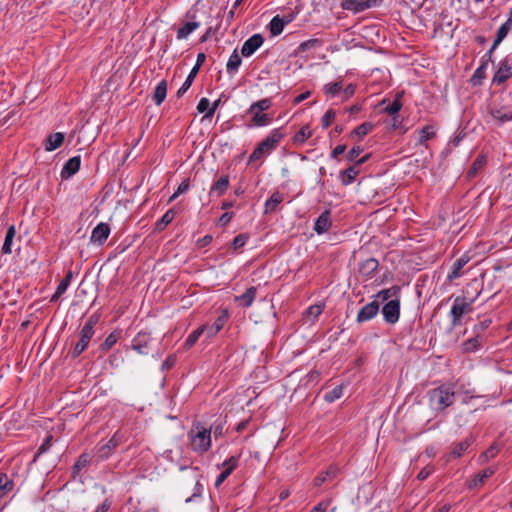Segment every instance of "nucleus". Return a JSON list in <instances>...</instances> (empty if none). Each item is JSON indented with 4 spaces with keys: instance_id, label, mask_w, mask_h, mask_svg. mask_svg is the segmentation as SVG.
I'll return each mask as SVG.
<instances>
[{
    "instance_id": "20",
    "label": "nucleus",
    "mask_w": 512,
    "mask_h": 512,
    "mask_svg": "<svg viewBox=\"0 0 512 512\" xmlns=\"http://www.w3.org/2000/svg\"><path fill=\"white\" fill-rule=\"evenodd\" d=\"M339 472H340L339 467L336 464H331L328 466V468L324 472L318 474L314 478L313 485L315 487H320L327 480H332V479L336 478L338 476Z\"/></svg>"
},
{
    "instance_id": "43",
    "label": "nucleus",
    "mask_w": 512,
    "mask_h": 512,
    "mask_svg": "<svg viewBox=\"0 0 512 512\" xmlns=\"http://www.w3.org/2000/svg\"><path fill=\"white\" fill-rule=\"evenodd\" d=\"M312 136V132L309 126H303L301 129L295 133L292 138V141L295 145H302Z\"/></svg>"
},
{
    "instance_id": "8",
    "label": "nucleus",
    "mask_w": 512,
    "mask_h": 512,
    "mask_svg": "<svg viewBox=\"0 0 512 512\" xmlns=\"http://www.w3.org/2000/svg\"><path fill=\"white\" fill-rule=\"evenodd\" d=\"M151 341L152 337L150 333L140 331L132 339L131 348L140 355H147Z\"/></svg>"
},
{
    "instance_id": "7",
    "label": "nucleus",
    "mask_w": 512,
    "mask_h": 512,
    "mask_svg": "<svg viewBox=\"0 0 512 512\" xmlns=\"http://www.w3.org/2000/svg\"><path fill=\"white\" fill-rule=\"evenodd\" d=\"M510 77H512V58L510 56H506L498 63V68L493 75L492 82L496 84H503Z\"/></svg>"
},
{
    "instance_id": "17",
    "label": "nucleus",
    "mask_w": 512,
    "mask_h": 512,
    "mask_svg": "<svg viewBox=\"0 0 512 512\" xmlns=\"http://www.w3.org/2000/svg\"><path fill=\"white\" fill-rule=\"evenodd\" d=\"M331 212L330 210H324L320 215L319 217L316 219L315 223H314V227H313V230L318 234V235H322L324 233H326L331 225H332V221H331Z\"/></svg>"
},
{
    "instance_id": "62",
    "label": "nucleus",
    "mask_w": 512,
    "mask_h": 512,
    "mask_svg": "<svg viewBox=\"0 0 512 512\" xmlns=\"http://www.w3.org/2000/svg\"><path fill=\"white\" fill-rule=\"evenodd\" d=\"M211 106H210V101L208 98H201L197 104V110L199 113H208V111L210 110Z\"/></svg>"
},
{
    "instance_id": "56",
    "label": "nucleus",
    "mask_w": 512,
    "mask_h": 512,
    "mask_svg": "<svg viewBox=\"0 0 512 512\" xmlns=\"http://www.w3.org/2000/svg\"><path fill=\"white\" fill-rule=\"evenodd\" d=\"M363 152L362 146H354L352 147L348 153L346 154V159L349 162H355L358 160L357 157Z\"/></svg>"
},
{
    "instance_id": "64",
    "label": "nucleus",
    "mask_w": 512,
    "mask_h": 512,
    "mask_svg": "<svg viewBox=\"0 0 512 512\" xmlns=\"http://www.w3.org/2000/svg\"><path fill=\"white\" fill-rule=\"evenodd\" d=\"M318 44H319V40L318 39H309L307 41L302 42L299 45V50L304 52V51H307L310 48L315 47Z\"/></svg>"
},
{
    "instance_id": "37",
    "label": "nucleus",
    "mask_w": 512,
    "mask_h": 512,
    "mask_svg": "<svg viewBox=\"0 0 512 512\" xmlns=\"http://www.w3.org/2000/svg\"><path fill=\"white\" fill-rule=\"evenodd\" d=\"M15 234H16L15 226L14 225L9 226L6 231V234H5V239H4V243L2 246V253L10 254L12 252V243H13Z\"/></svg>"
},
{
    "instance_id": "48",
    "label": "nucleus",
    "mask_w": 512,
    "mask_h": 512,
    "mask_svg": "<svg viewBox=\"0 0 512 512\" xmlns=\"http://www.w3.org/2000/svg\"><path fill=\"white\" fill-rule=\"evenodd\" d=\"M90 461H91V458L88 453H82L81 455H79L77 461L75 462V464L72 467L73 474L74 475L78 474L83 468L88 466Z\"/></svg>"
},
{
    "instance_id": "49",
    "label": "nucleus",
    "mask_w": 512,
    "mask_h": 512,
    "mask_svg": "<svg viewBox=\"0 0 512 512\" xmlns=\"http://www.w3.org/2000/svg\"><path fill=\"white\" fill-rule=\"evenodd\" d=\"M343 385L335 386L331 391L325 393L324 400L327 403H333L343 396Z\"/></svg>"
},
{
    "instance_id": "44",
    "label": "nucleus",
    "mask_w": 512,
    "mask_h": 512,
    "mask_svg": "<svg viewBox=\"0 0 512 512\" xmlns=\"http://www.w3.org/2000/svg\"><path fill=\"white\" fill-rule=\"evenodd\" d=\"M342 90V81L327 83L323 86V93L329 97H336Z\"/></svg>"
},
{
    "instance_id": "61",
    "label": "nucleus",
    "mask_w": 512,
    "mask_h": 512,
    "mask_svg": "<svg viewBox=\"0 0 512 512\" xmlns=\"http://www.w3.org/2000/svg\"><path fill=\"white\" fill-rule=\"evenodd\" d=\"M499 452V448L496 445H491L486 451H484L480 458H484L485 460H489L494 458Z\"/></svg>"
},
{
    "instance_id": "3",
    "label": "nucleus",
    "mask_w": 512,
    "mask_h": 512,
    "mask_svg": "<svg viewBox=\"0 0 512 512\" xmlns=\"http://www.w3.org/2000/svg\"><path fill=\"white\" fill-rule=\"evenodd\" d=\"M285 133L283 127L272 129L269 134L257 145L249 156V162H255L262 159L265 155H269L279 145L284 138Z\"/></svg>"
},
{
    "instance_id": "45",
    "label": "nucleus",
    "mask_w": 512,
    "mask_h": 512,
    "mask_svg": "<svg viewBox=\"0 0 512 512\" xmlns=\"http://www.w3.org/2000/svg\"><path fill=\"white\" fill-rule=\"evenodd\" d=\"M486 164V157L483 155L478 156L470 166V168L467 171V177L473 178L477 175L479 170H481Z\"/></svg>"
},
{
    "instance_id": "60",
    "label": "nucleus",
    "mask_w": 512,
    "mask_h": 512,
    "mask_svg": "<svg viewBox=\"0 0 512 512\" xmlns=\"http://www.w3.org/2000/svg\"><path fill=\"white\" fill-rule=\"evenodd\" d=\"M457 391L461 394H464L465 395V398L463 399V402L464 403H467L468 400L470 399H473V398H476L477 396L474 395V389H466L464 385H460L458 388H457Z\"/></svg>"
},
{
    "instance_id": "18",
    "label": "nucleus",
    "mask_w": 512,
    "mask_h": 512,
    "mask_svg": "<svg viewBox=\"0 0 512 512\" xmlns=\"http://www.w3.org/2000/svg\"><path fill=\"white\" fill-rule=\"evenodd\" d=\"M471 260L468 253H464L452 265L451 271L447 275V280L454 281L461 277L462 268Z\"/></svg>"
},
{
    "instance_id": "26",
    "label": "nucleus",
    "mask_w": 512,
    "mask_h": 512,
    "mask_svg": "<svg viewBox=\"0 0 512 512\" xmlns=\"http://www.w3.org/2000/svg\"><path fill=\"white\" fill-rule=\"evenodd\" d=\"M225 317L219 316L211 325H202L204 328V333L207 338H212L216 336L224 327Z\"/></svg>"
},
{
    "instance_id": "46",
    "label": "nucleus",
    "mask_w": 512,
    "mask_h": 512,
    "mask_svg": "<svg viewBox=\"0 0 512 512\" xmlns=\"http://www.w3.org/2000/svg\"><path fill=\"white\" fill-rule=\"evenodd\" d=\"M373 128H374L373 123L364 122L352 130L351 136H355V137H358L359 139H362L368 133H370L373 130Z\"/></svg>"
},
{
    "instance_id": "28",
    "label": "nucleus",
    "mask_w": 512,
    "mask_h": 512,
    "mask_svg": "<svg viewBox=\"0 0 512 512\" xmlns=\"http://www.w3.org/2000/svg\"><path fill=\"white\" fill-rule=\"evenodd\" d=\"M472 442H473V439L471 437H467L458 443H454L452 445V449H451L449 456L451 458L461 457L463 455V453L465 451H467V449L471 446Z\"/></svg>"
},
{
    "instance_id": "1",
    "label": "nucleus",
    "mask_w": 512,
    "mask_h": 512,
    "mask_svg": "<svg viewBox=\"0 0 512 512\" xmlns=\"http://www.w3.org/2000/svg\"><path fill=\"white\" fill-rule=\"evenodd\" d=\"M456 391L452 385L442 384L427 392L429 407L436 413L445 411L455 402Z\"/></svg>"
},
{
    "instance_id": "53",
    "label": "nucleus",
    "mask_w": 512,
    "mask_h": 512,
    "mask_svg": "<svg viewBox=\"0 0 512 512\" xmlns=\"http://www.w3.org/2000/svg\"><path fill=\"white\" fill-rule=\"evenodd\" d=\"M239 459H240V455L231 456V457L227 458L222 463L223 469L229 470L228 472H230L232 474V472L237 468V466L239 464Z\"/></svg>"
},
{
    "instance_id": "22",
    "label": "nucleus",
    "mask_w": 512,
    "mask_h": 512,
    "mask_svg": "<svg viewBox=\"0 0 512 512\" xmlns=\"http://www.w3.org/2000/svg\"><path fill=\"white\" fill-rule=\"evenodd\" d=\"M65 139V135L62 132H56L48 135L44 142V148L46 151L51 152L59 148Z\"/></svg>"
},
{
    "instance_id": "27",
    "label": "nucleus",
    "mask_w": 512,
    "mask_h": 512,
    "mask_svg": "<svg viewBox=\"0 0 512 512\" xmlns=\"http://www.w3.org/2000/svg\"><path fill=\"white\" fill-rule=\"evenodd\" d=\"M512 28V19L507 20L499 27L496 33V37L492 44V49H496L498 45L506 38Z\"/></svg>"
},
{
    "instance_id": "9",
    "label": "nucleus",
    "mask_w": 512,
    "mask_h": 512,
    "mask_svg": "<svg viewBox=\"0 0 512 512\" xmlns=\"http://www.w3.org/2000/svg\"><path fill=\"white\" fill-rule=\"evenodd\" d=\"M95 334V330H87L81 328L79 331V339L75 343L71 352L72 358L79 357L89 346L91 339Z\"/></svg>"
},
{
    "instance_id": "4",
    "label": "nucleus",
    "mask_w": 512,
    "mask_h": 512,
    "mask_svg": "<svg viewBox=\"0 0 512 512\" xmlns=\"http://www.w3.org/2000/svg\"><path fill=\"white\" fill-rule=\"evenodd\" d=\"M474 301L475 298L467 300V298L461 296L454 299L449 312V317L451 318V324L453 327L461 325L463 315L472 311V304Z\"/></svg>"
},
{
    "instance_id": "59",
    "label": "nucleus",
    "mask_w": 512,
    "mask_h": 512,
    "mask_svg": "<svg viewBox=\"0 0 512 512\" xmlns=\"http://www.w3.org/2000/svg\"><path fill=\"white\" fill-rule=\"evenodd\" d=\"M435 471V468L433 465H427L424 468H422L419 473L417 474V479L419 481L426 480L433 472Z\"/></svg>"
},
{
    "instance_id": "29",
    "label": "nucleus",
    "mask_w": 512,
    "mask_h": 512,
    "mask_svg": "<svg viewBox=\"0 0 512 512\" xmlns=\"http://www.w3.org/2000/svg\"><path fill=\"white\" fill-rule=\"evenodd\" d=\"M436 137V128L434 125H426L419 130V137L417 144L427 146V141Z\"/></svg>"
},
{
    "instance_id": "50",
    "label": "nucleus",
    "mask_w": 512,
    "mask_h": 512,
    "mask_svg": "<svg viewBox=\"0 0 512 512\" xmlns=\"http://www.w3.org/2000/svg\"><path fill=\"white\" fill-rule=\"evenodd\" d=\"M225 421L218 419L208 429H211V435L213 434L215 439L221 437L224 433Z\"/></svg>"
},
{
    "instance_id": "19",
    "label": "nucleus",
    "mask_w": 512,
    "mask_h": 512,
    "mask_svg": "<svg viewBox=\"0 0 512 512\" xmlns=\"http://www.w3.org/2000/svg\"><path fill=\"white\" fill-rule=\"evenodd\" d=\"M230 180L228 175H223L217 179L210 187V197H221L224 195L229 187Z\"/></svg>"
},
{
    "instance_id": "16",
    "label": "nucleus",
    "mask_w": 512,
    "mask_h": 512,
    "mask_svg": "<svg viewBox=\"0 0 512 512\" xmlns=\"http://www.w3.org/2000/svg\"><path fill=\"white\" fill-rule=\"evenodd\" d=\"M81 166V156L77 155L68 159L61 169V178L62 179H70L73 175H75Z\"/></svg>"
},
{
    "instance_id": "24",
    "label": "nucleus",
    "mask_w": 512,
    "mask_h": 512,
    "mask_svg": "<svg viewBox=\"0 0 512 512\" xmlns=\"http://www.w3.org/2000/svg\"><path fill=\"white\" fill-rule=\"evenodd\" d=\"M359 174V169L356 165L349 166L347 169L339 173V180L344 186L351 185Z\"/></svg>"
},
{
    "instance_id": "25",
    "label": "nucleus",
    "mask_w": 512,
    "mask_h": 512,
    "mask_svg": "<svg viewBox=\"0 0 512 512\" xmlns=\"http://www.w3.org/2000/svg\"><path fill=\"white\" fill-rule=\"evenodd\" d=\"M241 64H242V58L239 55L238 50L235 49L227 61V64H226L227 73L230 76H234L238 72Z\"/></svg>"
},
{
    "instance_id": "32",
    "label": "nucleus",
    "mask_w": 512,
    "mask_h": 512,
    "mask_svg": "<svg viewBox=\"0 0 512 512\" xmlns=\"http://www.w3.org/2000/svg\"><path fill=\"white\" fill-rule=\"evenodd\" d=\"M366 0H343L342 8L353 12H362L369 9V5H365Z\"/></svg>"
},
{
    "instance_id": "12",
    "label": "nucleus",
    "mask_w": 512,
    "mask_h": 512,
    "mask_svg": "<svg viewBox=\"0 0 512 512\" xmlns=\"http://www.w3.org/2000/svg\"><path fill=\"white\" fill-rule=\"evenodd\" d=\"M110 232V226L107 223L100 222L93 228L90 242L101 246L108 239Z\"/></svg>"
},
{
    "instance_id": "2",
    "label": "nucleus",
    "mask_w": 512,
    "mask_h": 512,
    "mask_svg": "<svg viewBox=\"0 0 512 512\" xmlns=\"http://www.w3.org/2000/svg\"><path fill=\"white\" fill-rule=\"evenodd\" d=\"M188 438L192 451L198 455H204L211 448V429L202 422L197 421L192 424Z\"/></svg>"
},
{
    "instance_id": "38",
    "label": "nucleus",
    "mask_w": 512,
    "mask_h": 512,
    "mask_svg": "<svg viewBox=\"0 0 512 512\" xmlns=\"http://www.w3.org/2000/svg\"><path fill=\"white\" fill-rule=\"evenodd\" d=\"M488 68V65L485 64L484 61H480L479 67L474 71L472 77H471V83L472 85H481L482 81L486 78V70Z\"/></svg>"
},
{
    "instance_id": "40",
    "label": "nucleus",
    "mask_w": 512,
    "mask_h": 512,
    "mask_svg": "<svg viewBox=\"0 0 512 512\" xmlns=\"http://www.w3.org/2000/svg\"><path fill=\"white\" fill-rule=\"evenodd\" d=\"M272 106V100L270 98H264L259 101L253 102L248 108L247 113L263 112L270 109Z\"/></svg>"
},
{
    "instance_id": "63",
    "label": "nucleus",
    "mask_w": 512,
    "mask_h": 512,
    "mask_svg": "<svg viewBox=\"0 0 512 512\" xmlns=\"http://www.w3.org/2000/svg\"><path fill=\"white\" fill-rule=\"evenodd\" d=\"M176 363V356L175 355H169L161 364V371H168L170 370Z\"/></svg>"
},
{
    "instance_id": "14",
    "label": "nucleus",
    "mask_w": 512,
    "mask_h": 512,
    "mask_svg": "<svg viewBox=\"0 0 512 512\" xmlns=\"http://www.w3.org/2000/svg\"><path fill=\"white\" fill-rule=\"evenodd\" d=\"M264 42V38L261 34H254L250 38H248L242 45L241 48V54L244 57H249L253 55L258 48L261 47V45Z\"/></svg>"
},
{
    "instance_id": "21",
    "label": "nucleus",
    "mask_w": 512,
    "mask_h": 512,
    "mask_svg": "<svg viewBox=\"0 0 512 512\" xmlns=\"http://www.w3.org/2000/svg\"><path fill=\"white\" fill-rule=\"evenodd\" d=\"M283 200L284 195L281 192H273L272 195L264 203L263 213L265 215L274 213L278 206L283 202Z\"/></svg>"
},
{
    "instance_id": "42",
    "label": "nucleus",
    "mask_w": 512,
    "mask_h": 512,
    "mask_svg": "<svg viewBox=\"0 0 512 512\" xmlns=\"http://www.w3.org/2000/svg\"><path fill=\"white\" fill-rule=\"evenodd\" d=\"M204 328L205 327H198L187 336L183 343V348L185 350H189L194 346V344L198 341L199 337L204 333Z\"/></svg>"
},
{
    "instance_id": "52",
    "label": "nucleus",
    "mask_w": 512,
    "mask_h": 512,
    "mask_svg": "<svg viewBox=\"0 0 512 512\" xmlns=\"http://www.w3.org/2000/svg\"><path fill=\"white\" fill-rule=\"evenodd\" d=\"M491 116L499 122V124H503L508 121H512L511 113H504L499 109L491 110L490 111Z\"/></svg>"
},
{
    "instance_id": "23",
    "label": "nucleus",
    "mask_w": 512,
    "mask_h": 512,
    "mask_svg": "<svg viewBox=\"0 0 512 512\" xmlns=\"http://www.w3.org/2000/svg\"><path fill=\"white\" fill-rule=\"evenodd\" d=\"M256 293L257 288L255 286H251L247 288L243 294L235 296V301L239 302L242 307L249 308L250 306H252L256 298Z\"/></svg>"
},
{
    "instance_id": "10",
    "label": "nucleus",
    "mask_w": 512,
    "mask_h": 512,
    "mask_svg": "<svg viewBox=\"0 0 512 512\" xmlns=\"http://www.w3.org/2000/svg\"><path fill=\"white\" fill-rule=\"evenodd\" d=\"M189 19L186 22H183L181 26L177 30L176 38L178 40L187 39L196 29L200 27V22L196 20V15L187 13L185 16Z\"/></svg>"
},
{
    "instance_id": "6",
    "label": "nucleus",
    "mask_w": 512,
    "mask_h": 512,
    "mask_svg": "<svg viewBox=\"0 0 512 512\" xmlns=\"http://www.w3.org/2000/svg\"><path fill=\"white\" fill-rule=\"evenodd\" d=\"M382 315L386 323L395 324L400 317V298L391 299L382 307Z\"/></svg>"
},
{
    "instance_id": "34",
    "label": "nucleus",
    "mask_w": 512,
    "mask_h": 512,
    "mask_svg": "<svg viewBox=\"0 0 512 512\" xmlns=\"http://www.w3.org/2000/svg\"><path fill=\"white\" fill-rule=\"evenodd\" d=\"M249 114L252 115L251 121L255 127H265L272 123V116L267 113L254 111V113Z\"/></svg>"
},
{
    "instance_id": "11",
    "label": "nucleus",
    "mask_w": 512,
    "mask_h": 512,
    "mask_svg": "<svg viewBox=\"0 0 512 512\" xmlns=\"http://www.w3.org/2000/svg\"><path fill=\"white\" fill-rule=\"evenodd\" d=\"M380 304L375 299L370 303L365 304L358 312L356 321L364 323L372 320L379 313Z\"/></svg>"
},
{
    "instance_id": "13",
    "label": "nucleus",
    "mask_w": 512,
    "mask_h": 512,
    "mask_svg": "<svg viewBox=\"0 0 512 512\" xmlns=\"http://www.w3.org/2000/svg\"><path fill=\"white\" fill-rule=\"evenodd\" d=\"M495 472L496 469L494 467H487L481 470L471 480L467 482V488L469 490L480 489L484 485L485 481L488 478H490Z\"/></svg>"
},
{
    "instance_id": "15",
    "label": "nucleus",
    "mask_w": 512,
    "mask_h": 512,
    "mask_svg": "<svg viewBox=\"0 0 512 512\" xmlns=\"http://www.w3.org/2000/svg\"><path fill=\"white\" fill-rule=\"evenodd\" d=\"M378 267L379 261L374 257H370L359 262L357 271L363 278L370 279L377 271Z\"/></svg>"
},
{
    "instance_id": "55",
    "label": "nucleus",
    "mask_w": 512,
    "mask_h": 512,
    "mask_svg": "<svg viewBox=\"0 0 512 512\" xmlns=\"http://www.w3.org/2000/svg\"><path fill=\"white\" fill-rule=\"evenodd\" d=\"M99 320H100V315L97 312H95L89 316V318L87 319L85 324L82 326V328L87 329V330H95V326L97 325Z\"/></svg>"
},
{
    "instance_id": "57",
    "label": "nucleus",
    "mask_w": 512,
    "mask_h": 512,
    "mask_svg": "<svg viewBox=\"0 0 512 512\" xmlns=\"http://www.w3.org/2000/svg\"><path fill=\"white\" fill-rule=\"evenodd\" d=\"M52 440L53 436L51 434L47 435L42 444L38 447L36 456L46 453L51 447Z\"/></svg>"
},
{
    "instance_id": "31",
    "label": "nucleus",
    "mask_w": 512,
    "mask_h": 512,
    "mask_svg": "<svg viewBox=\"0 0 512 512\" xmlns=\"http://www.w3.org/2000/svg\"><path fill=\"white\" fill-rule=\"evenodd\" d=\"M176 215V211L173 208L168 209L164 215L156 221L155 223V231L161 232L163 231L174 219Z\"/></svg>"
},
{
    "instance_id": "51",
    "label": "nucleus",
    "mask_w": 512,
    "mask_h": 512,
    "mask_svg": "<svg viewBox=\"0 0 512 512\" xmlns=\"http://www.w3.org/2000/svg\"><path fill=\"white\" fill-rule=\"evenodd\" d=\"M336 112L333 109H328L321 118L322 128H328L335 120Z\"/></svg>"
},
{
    "instance_id": "54",
    "label": "nucleus",
    "mask_w": 512,
    "mask_h": 512,
    "mask_svg": "<svg viewBox=\"0 0 512 512\" xmlns=\"http://www.w3.org/2000/svg\"><path fill=\"white\" fill-rule=\"evenodd\" d=\"M72 278H73V272L71 270H69L67 272V274L65 275V277L60 281V283L57 286V289L59 290V292H63V293L66 292V290L68 289V287L72 281Z\"/></svg>"
},
{
    "instance_id": "58",
    "label": "nucleus",
    "mask_w": 512,
    "mask_h": 512,
    "mask_svg": "<svg viewBox=\"0 0 512 512\" xmlns=\"http://www.w3.org/2000/svg\"><path fill=\"white\" fill-rule=\"evenodd\" d=\"M248 238L249 237L246 234H238L237 236H235L232 241L233 249L238 250L242 248L246 244Z\"/></svg>"
},
{
    "instance_id": "36",
    "label": "nucleus",
    "mask_w": 512,
    "mask_h": 512,
    "mask_svg": "<svg viewBox=\"0 0 512 512\" xmlns=\"http://www.w3.org/2000/svg\"><path fill=\"white\" fill-rule=\"evenodd\" d=\"M14 488V482L7 474L0 472V499L8 495Z\"/></svg>"
},
{
    "instance_id": "47",
    "label": "nucleus",
    "mask_w": 512,
    "mask_h": 512,
    "mask_svg": "<svg viewBox=\"0 0 512 512\" xmlns=\"http://www.w3.org/2000/svg\"><path fill=\"white\" fill-rule=\"evenodd\" d=\"M197 74H198V72L196 69H191V71L189 72L188 76L186 77L184 83L178 89V91L176 93L178 98H181L187 92V90L191 87Z\"/></svg>"
},
{
    "instance_id": "30",
    "label": "nucleus",
    "mask_w": 512,
    "mask_h": 512,
    "mask_svg": "<svg viewBox=\"0 0 512 512\" xmlns=\"http://www.w3.org/2000/svg\"><path fill=\"white\" fill-rule=\"evenodd\" d=\"M167 95V81L161 80L154 89L153 101L157 106H160L165 100Z\"/></svg>"
},
{
    "instance_id": "41",
    "label": "nucleus",
    "mask_w": 512,
    "mask_h": 512,
    "mask_svg": "<svg viewBox=\"0 0 512 512\" xmlns=\"http://www.w3.org/2000/svg\"><path fill=\"white\" fill-rule=\"evenodd\" d=\"M399 293H400V286L394 285L390 288L383 289V290L379 291L374 297L379 298L382 301L388 302L391 297H394V296L396 298L399 297Z\"/></svg>"
},
{
    "instance_id": "5",
    "label": "nucleus",
    "mask_w": 512,
    "mask_h": 512,
    "mask_svg": "<svg viewBox=\"0 0 512 512\" xmlns=\"http://www.w3.org/2000/svg\"><path fill=\"white\" fill-rule=\"evenodd\" d=\"M123 436L119 430H117L112 437L104 444H98L97 446V459L99 462L109 459L114 450L122 443Z\"/></svg>"
},
{
    "instance_id": "33",
    "label": "nucleus",
    "mask_w": 512,
    "mask_h": 512,
    "mask_svg": "<svg viewBox=\"0 0 512 512\" xmlns=\"http://www.w3.org/2000/svg\"><path fill=\"white\" fill-rule=\"evenodd\" d=\"M289 22L290 20H284L279 15L274 16L269 23L270 33L273 36L281 34L285 25L288 24Z\"/></svg>"
},
{
    "instance_id": "35",
    "label": "nucleus",
    "mask_w": 512,
    "mask_h": 512,
    "mask_svg": "<svg viewBox=\"0 0 512 512\" xmlns=\"http://www.w3.org/2000/svg\"><path fill=\"white\" fill-rule=\"evenodd\" d=\"M403 93H397L395 99L388 103L384 108L383 112L388 115H396L401 110L403 103L401 101Z\"/></svg>"
},
{
    "instance_id": "39",
    "label": "nucleus",
    "mask_w": 512,
    "mask_h": 512,
    "mask_svg": "<svg viewBox=\"0 0 512 512\" xmlns=\"http://www.w3.org/2000/svg\"><path fill=\"white\" fill-rule=\"evenodd\" d=\"M120 336V332L113 331L111 332L105 340L100 344L99 350L103 353L108 352L118 341Z\"/></svg>"
}]
</instances>
